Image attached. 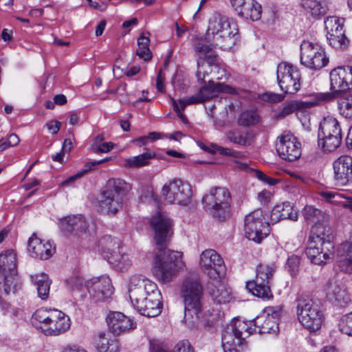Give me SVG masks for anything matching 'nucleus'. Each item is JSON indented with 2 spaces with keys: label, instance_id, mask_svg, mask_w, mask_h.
Masks as SVG:
<instances>
[{
  "label": "nucleus",
  "instance_id": "obj_1",
  "mask_svg": "<svg viewBox=\"0 0 352 352\" xmlns=\"http://www.w3.org/2000/svg\"><path fill=\"white\" fill-rule=\"evenodd\" d=\"M238 29L231 24L227 16L215 12L209 19L208 27L204 36L193 40L195 56L197 57V77L203 80L206 72L202 70L204 61L209 65L215 63L217 54L214 49H232L238 40Z\"/></svg>",
  "mask_w": 352,
  "mask_h": 352
},
{
  "label": "nucleus",
  "instance_id": "obj_2",
  "mask_svg": "<svg viewBox=\"0 0 352 352\" xmlns=\"http://www.w3.org/2000/svg\"><path fill=\"white\" fill-rule=\"evenodd\" d=\"M154 230V239L157 252L153 261V273L163 283H169L182 265V253L166 248L172 234V221L164 213L158 212L150 221Z\"/></svg>",
  "mask_w": 352,
  "mask_h": 352
},
{
  "label": "nucleus",
  "instance_id": "obj_3",
  "mask_svg": "<svg viewBox=\"0 0 352 352\" xmlns=\"http://www.w3.org/2000/svg\"><path fill=\"white\" fill-rule=\"evenodd\" d=\"M331 229L322 223L315 225L309 236L306 254L315 265H324L332 260L334 254Z\"/></svg>",
  "mask_w": 352,
  "mask_h": 352
},
{
  "label": "nucleus",
  "instance_id": "obj_4",
  "mask_svg": "<svg viewBox=\"0 0 352 352\" xmlns=\"http://www.w3.org/2000/svg\"><path fill=\"white\" fill-rule=\"evenodd\" d=\"M130 189V184L122 179H109L98 199L100 212L108 215L117 213L122 208L124 198Z\"/></svg>",
  "mask_w": 352,
  "mask_h": 352
},
{
  "label": "nucleus",
  "instance_id": "obj_5",
  "mask_svg": "<svg viewBox=\"0 0 352 352\" xmlns=\"http://www.w3.org/2000/svg\"><path fill=\"white\" fill-rule=\"evenodd\" d=\"M232 195L225 187L216 186L202 197L204 210L213 219L224 221L231 216Z\"/></svg>",
  "mask_w": 352,
  "mask_h": 352
},
{
  "label": "nucleus",
  "instance_id": "obj_6",
  "mask_svg": "<svg viewBox=\"0 0 352 352\" xmlns=\"http://www.w3.org/2000/svg\"><path fill=\"white\" fill-rule=\"evenodd\" d=\"M181 297L184 304V318L198 319L203 308L204 288L199 278L189 276L182 285Z\"/></svg>",
  "mask_w": 352,
  "mask_h": 352
},
{
  "label": "nucleus",
  "instance_id": "obj_7",
  "mask_svg": "<svg viewBox=\"0 0 352 352\" xmlns=\"http://www.w3.org/2000/svg\"><path fill=\"white\" fill-rule=\"evenodd\" d=\"M296 315L299 322L309 332L320 330L324 320L320 305L305 296L296 299Z\"/></svg>",
  "mask_w": 352,
  "mask_h": 352
},
{
  "label": "nucleus",
  "instance_id": "obj_8",
  "mask_svg": "<svg viewBox=\"0 0 352 352\" xmlns=\"http://www.w3.org/2000/svg\"><path fill=\"white\" fill-rule=\"evenodd\" d=\"M228 93L231 94H236L234 88L222 82H209L208 85L202 87L199 92L186 99H181L177 101L171 98L174 110L177 116L184 121L185 116L182 111L189 104L203 102L215 96L218 93Z\"/></svg>",
  "mask_w": 352,
  "mask_h": 352
},
{
  "label": "nucleus",
  "instance_id": "obj_9",
  "mask_svg": "<svg viewBox=\"0 0 352 352\" xmlns=\"http://www.w3.org/2000/svg\"><path fill=\"white\" fill-rule=\"evenodd\" d=\"M342 132L338 120L331 117L320 122L318 133V146L324 153L336 151L342 143Z\"/></svg>",
  "mask_w": 352,
  "mask_h": 352
},
{
  "label": "nucleus",
  "instance_id": "obj_10",
  "mask_svg": "<svg viewBox=\"0 0 352 352\" xmlns=\"http://www.w3.org/2000/svg\"><path fill=\"white\" fill-rule=\"evenodd\" d=\"M275 265L260 264L256 269V276L254 280L246 283V288L254 296L265 300L273 297L270 289V280L275 272Z\"/></svg>",
  "mask_w": 352,
  "mask_h": 352
},
{
  "label": "nucleus",
  "instance_id": "obj_11",
  "mask_svg": "<svg viewBox=\"0 0 352 352\" xmlns=\"http://www.w3.org/2000/svg\"><path fill=\"white\" fill-rule=\"evenodd\" d=\"M129 298L133 307L142 305L151 297V294L160 292L157 285L153 281L140 275L131 277L128 286Z\"/></svg>",
  "mask_w": 352,
  "mask_h": 352
},
{
  "label": "nucleus",
  "instance_id": "obj_12",
  "mask_svg": "<svg viewBox=\"0 0 352 352\" xmlns=\"http://www.w3.org/2000/svg\"><path fill=\"white\" fill-rule=\"evenodd\" d=\"M282 311L280 305L266 307L261 314L250 320L255 333L276 334L279 331L278 321Z\"/></svg>",
  "mask_w": 352,
  "mask_h": 352
},
{
  "label": "nucleus",
  "instance_id": "obj_13",
  "mask_svg": "<svg viewBox=\"0 0 352 352\" xmlns=\"http://www.w3.org/2000/svg\"><path fill=\"white\" fill-rule=\"evenodd\" d=\"M300 63L307 68L319 70L327 65L329 58L318 43L303 41L300 45Z\"/></svg>",
  "mask_w": 352,
  "mask_h": 352
},
{
  "label": "nucleus",
  "instance_id": "obj_14",
  "mask_svg": "<svg viewBox=\"0 0 352 352\" xmlns=\"http://www.w3.org/2000/svg\"><path fill=\"white\" fill-rule=\"evenodd\" d=\"M244 230L249 240L261 243L270 233V226L267 222L263 212L257 209L245 217Z\"/></svg>",
  "mask_w": 352,
  "mask_h": 352
},
{
  "label": "nucleus",
  "instance_id": "obj_15",
  "mask_svg": "<svg viewBox=\"0 0 352 352\" xmlns=\"http://www.w3.org/2000/svg\"><path fill=\"white\" fill-rule=\"evenodd\" d=\"M162 195L170 204L187 206L192 197L191 186L180 179H173L163 186Z\"/></svg>",
  "mask_w": 352,
  "mask_h": 352
},
{
  "label": "nucleus",
  "instance_id": "obj_16",
  "mask_svg": "<svg viewBox=\"0 0 352 352\" xmlns=\"http://www.w3.org/2000/svg\"><path fill=\"white\" fill-rule=\"evenodd\" d=\"M201 270L210 278L219 282L226 274V266L221 256L214 250H206L200 255Z\"/></svg>",
  "mask_w": 352,
  "mask_h": 352
},
{
  "label": "nucleus",
  "instance_id": "obj_17",
  "mask_svg": "<svg viewBox=\"0 0 352 352\" xmlns=\"http://www.w3.org/2000/svg\"><path fill=\"white\" fill-rule=\"evenodd\" d=\"M277 80L280 89L286 94H293L300 87V74L293 65L281 63L277 67Z\"/></svg>",
  "mask_w": 352,
  "mask_h": 352
},
{
  "label": "nucleus",
  "instance_id": "obj_18",
  "mask_svg": "<svg viewBox=\"0 0 352 352\" xmlns=\"http://www.w3.org/2000/svg\"><path fill=\"white\" fill-rule=\"evenodd\" d=\"M333 95L331 94L314 93L308 96L305 100H294L286 104L278 113L277 118H283L296 111H303L314 107L322 105L331 99Z\"/></svg>",
  "mask_w": 352,
  "mask_h": 352
},
{
  "label": "nucleus",
  "instance_id": "obj_19",
  "mask_svg": "<svg viewBox=\"0 0 352 352\" xmlns=\"http://www.w3.org/2000/svg\"><path fill=\"white\" fill-rule=\"evenodd\" d=\"M276 149L278 155L286 161L293 162L301 155V144L290 132L285 131L276 140Z\"/></svg>",
  "mask_w": 352,
  "mask_h": 352
},
{
  "label": "nucleus",
  "instance_id": "obj_20",
  "mask_svg": "<svg viewBox=\"0 0 352 352\" xmlns=\"http://www.w3.org/2000/svg\"><path fill=\"white\" fill-rule=\"evenodd\" d=\"M330 76V89L332 92H326L325 94H331L333 95L332 99L328 102L334 100L338 94L345 92L352 88V67H338L331 70Z\"/></svg>",
  "mask_w": 352,
  "mask_h": 352
},
{
  "label": "nucleus",
  "instance_id": "obj_21",
  "mask_svg": "<svg viewBox=\"0 0 352 352\" xmlns=\"http://www.w3.org/2000/svg\"><path fill=\"white\" fill-rule=\"evenodd\" d=\"M333 184L338 188L352 183V157L344 155L337 158L333 163Z\"/></svg>",
  "mask_w": 352,
  "mask_h": 352
},
{
  "label": "nucleus",
  "instance_id": "obj_22",
  "mask_svg": "<svg viewBox=\"0 0 352 352\" xmlns=\"http://www.w3.org/2000/svg\"><path fill=\"white\" fill-rule=\"evenodd\" d=\"M87 287L89 294L96 301H105L113 294V287L108 276L91 278L87 281Z\"/></svg>",
  "mask_w": 352,
  "mask_h": 352
},
{
  "label": "nucleus",
  "instance_id": "obj_23",
  "mask_svg": "<svg viewBox=\"0 0 352 352\" xmlns=\"http://www.w3.org/2000/svg\"><path fill=\"white\" fill-rule=\"evenodd\" d=\"M28 252L30 256L41 260H47L55 252V248L48 242H44L33 234L28 242Z\"/></svg>",
  "mask_w": 352,
  "mask_h": 352
},
{
  "label": "nucleus",
  "instance_id": "obj_24",
  "mask_svg": "<svg viewBox=\"0 0 352 352\" xmlns=\"http://www.w3.org/2000/svg\"><path fill=\"white\" fill-rule=\"evenodd\" d=\"M341 271L352 273V236L340 243L334 250L333 256Z\"/></svg>",
  "mask_w": 352,
  "mask_h": 352
},
{
  "label": "nucleus",
  "instance_id": "obj_25",
  "mask_svg": "<svg viewBox=\"0 0 352 352\" xmlns=\"http://www.w3.org/2000/svg\"><path fill=\"white\" fill-rule=\"evenodd\" d=\"M107 322L110 331L118 336L128 330L134 329L136 324L121 312L110 313L107 317Z\"/></svg>",
  "mask_w": 352,
  "mask_h": 352
},
{
  "label": "nucleus",
  "instance_id": "obj_26",
  "mask_svg": "<svg viewBox=\"0 0 352 352\" xmlns=\"http://www.w3.org/2000/svg\"><path fill=\"white\" fill-rule=\"evenodd\" d=\"M327 298L339 307H346L351 302V294L343 285L329 283L325 287Z\"/></svg>",
  "mask_w": 352,
  "mask_h": 352
},
{
  "label": "nucleus",
  "instance_id": "obj_27",
  "mask_svg": "<svg viewBox=\"0 0 352 352\" xmlns=\"http://www.w3.org/2000/svg\"><path fill=\"white\" fill-rule=\"evenodd\" d=\"M146 302H142V305H138L134 308L142 316L146 317L157 316L162 309V301L161 292L151 294Z\"/></svg>",
  "mask_w": 352,
  "mask_h": 352
},
{
  "label": "nucleus",
  "instance_id": "obj_28",
  "mask_svg": "<svg viewBox=\"0 0 352 352\" xmlns=\"http://www.w3.org/2000/svg\"><path fill=\"white\" fill-rule=\"evenodd\" d=\"M87 227V222L81 214L68 216L60 220L61 230L75 235L85 232Z\"/></svg>",
  "mask_w": 352,
  "mask_h": 352
},
{
  "label": "nucleus",
  "instance_id": "obj_29",
  "mask_svg": "<svg viewBox=\"0 0 352 352\" xmlns=\"http://www.w3.org/2000/svg\"><path fill=\"white\" fill-rule=\"evenodd\" d=\"M56 318H52L47 329H45V335L56 336L67 331L71 325L69 316L61 311L57 310L55 314Z\"/></svg>",
  "mask_w": 352,
  "mask_h": 352
},
{
  "label": "nucleus",
  "instance_id": "obj_30",
  "mask_svg": "<svg viewBox=\"0 0 352 352\" xmlns=\"http://www.w3.org/2000/svg\"><path fill=\"white\" fill-rule=\"evenodd\" d=\"M297 221L298 214L293 208L290 202H284L276 205L272 210L270 220L272 223H276L283 219Z\"/></svg>",
  "mask_w": 352,
  "mask_h": 352
},
{
  "label": "nucleus",
  "instance_id": "obj_31",
  "mask_svg": "<svg viewBox=\"0 0 352 352\" xmlns=\"http://www.w3.org/2000/svg\"><path fill=\"white\" fill-rule=\"evenodd\" d=\"M100 251L102 256L107 259H110L111 256L116 254L122 248L120 246V241L118 239L113 238L111 236H104L99 240Z\"/></svg>",
  "mask_w": 352,
  "mask_h": 352
},
{
  "label": "nucleus",
  "instance_id": "obj_32",
  "mask_svg": "<svg viewBox=\"0 0 352 352\" xmlns=\"http://www.w3.org/2000/svg\"><path fill=\"white\" fill-rule=\"evenodd\" d=\"M208 289L210 296L217 304L228 302L232 298L230 289L223 283H218L217 285L212 283Z\"/></svg>",
  "mask_w": 352,
  "mask_h": 352
},
{
  "label": "nucleus",
  "instance_id": "obj_33",
  "mask_svg": "<svg viewBox=\"0 0 352 352\" xmlns=\"http://www.w3.org/2000/svg\"><path fill=\"white\" fill-rule=\"evenodd\" d=\"M156 157L155 152H145L140 155L125 159L123 166L127 168H139L150 164L151 160Z\"/></svg>",
  "mask_w": 352,
  "mask_h": 352
},
{
  "label": "nucleus",
  "instance_id": "obj_34",
  "mask_svg": "<svg viewBox=\"0 0 352 352\" xmlns=\"http://www.w3.org/2000/svg\"><path fill=\"white\" fill-rule=\"evenodd\" d=\"M230 329H232L234 335L243 342L252 333H255L253 324H250V320L247 322L239 319H234L230 324Z\"/></svg>",
  "mask_w": 352,
  "mask_h": 352
},
{
  "label": "nucleus",
  "instance_id": "obj_35",
  "mask_svg": "<svg viewBox=\"0 0 352 352\" xmlns=\"http://www.w3.org/2000/svg\"><path fill=\"white\" fill-rule=\"evenodd\" d=\"M16 254L12 250L0 254V273H16Z\"/></svg>",
  "mask_w": 352,
  "mask_h": 352
},
{
  "label": "nucleus",
  "instance_id": "obj_36",
  "mask_svg": "<svg viewBox=\"0 0 352 352\" xmlns=\"http://www.w3.org/2000/svg\"><path fill=\"white\" fill-rule=\"evenodd\" d=\"M31 279L36 287L38 296L43 300L47 298L52 281L47 274L41 273L31 276Z\"/></svg>",
  "mask_w": 352,
  "mask_h": 352
},
{
  "label": "nucleus",
  "instance_id": "obj_37",
  "mask_svg": "<svg viewBox=\"0 0 352 352\" xmlns=\"http://www.w3.org/2000/svg\"><path fill=\"white\" fill-rule=\"evenodd\" d=\"M242 344L241 340L234 335V331L228 325L222 334V346L224 352H236V347Z\"/></svg>",
  "mask_w": 352,
  "mask_h": 352
},
{
  "label": "nucleus",
  "instance_id": "obj_38",
  "mask_svg": "<svg viewBox=\"0 0 352 352\" xmlns=\"http://www.w3.org/2000/svg\"><path fill=\"white\" fill-rule=\"evenodd\" d=\"M58 309L41 308L33 314V318L39 322L38 327L45 334V329H47L52 318H56L55 314Z\"/></svg>",
  "mask_w": 352,
  "mask_h": 352
},
{
  "label": "nucleus",
  "instance_id": "obj_39",
  "mask_svg": "<svg viewBox=\"0 0 352 352\" xmlns=\"http://www.w3.org/2000/svg\"><path fill=\"white\" fill-rule=\"evenodd\" d=\"M261 5L255 0H248L245 6L241 11L240 16L252 21H258L261 19Z\"/></svg>",
  "mask_w": 352,
  "mask_h": 352
},
{
  "label": "nucleus",
  "instance_id": "obj_40",
  "mask_svg": "<svg viewBox=\"0 0 352 352\" xmlns=\"http://www.w3.org/2000/svg\"><path fill=\"white\" fill-rule=\"evenodd\" d=\"M108 261L115 269L121 272L127 270L132 264L131 258L123 249L116 254L111 256Z\"/></svg>",
  "mask_w": 352,
  "mask_h": 352
},
{
  "label": "nucleus",
  "instance_id": "obj_41",
  "mask_svg": "<svg viewBox=\"0 0 352 352\" xmlns=\"http://www.w3.org/2000/svg\"><path fill=\"white\" fill-rule=\"evenodd\" d=\"M96 348L99 352H118L119 345L116 340H109L104 333H100L96 340Z\"/></svg>",
  "mask_w": 352,
  "mask_h": 352
},
{
  "label": "nucleus",
  "instance_id": "obj_42",
  "mask_svg": "<svg viewBox=\"0 0 352 352\" xmlns=\"http://www.w3.org/2000/svg\"><path fill=\"white\" fill-rule=\"evenodd\" d=\"M302 214L307 223H314L315 225L320 223V222L323 221L326 218L325 214L321 210L309 205L304 207Z\"/></svg>",
  "mask_w": 352,
  "mask_h": 352
},
{
  "label": "nucleus",
  "instance_id": "obj_43",
  "mask_svg": "<svg viewBox=\"0 0 352 352\" xmlns=\"http://www.w3.org/2000/svg\"><path fill=\"white\" fill-rule=\"evenodd\" d=\"M261 118L256 110L248 109L240 113L237 122L240 126H251L258 124Z\"/></svg>",
  "mask_w": 352,
  "mask_h": 352
},
{
  "label": "nucleus",
  "instance_id": "obj_44",
  "mask_svg": "<svg viewBox=\"0 0 352 352\" xmlns=\"http://www.w3.org/2000/svg\"><path fill=\"white\" fill-rule=\"evenodd\" d=\"M250 132L242 131L238 129H232L227 132L228 139L232 143L246 146L251 143Z\"/></svg>",
  "mask_w": 352,
  "mask_h": 352
},
{
  "label": "nucleus",
  "instance_id": "obj_45",
  "mask_svg": "<svg viewBox=\"0 0 352 352\" xmlns=\"http://www.w3.org/2000/svg\"><path fill=\"white\" fill-rule=\"evenodd\" d=\"M338 105L342 116L352 119V93H344L340 98Z\"/></svg>",
  "mask_w": 352,
  "mask_h": 352
},
{
  "label": "nucleus",
  "instance_id": "obj_46",
  "mask_svg": "<svg viewBox=\"0 0 352 352\" xmlns=\"http://www.w3.org/2000/svg\"><path fill=\"white\" fill-rule=\"evenodd\" d=\"M338 32H331L327 34V39L330 45L335 48H345L349 43V40L346 37L344 30H338Z\"/></svg>",
  "mask_w": 352,
  "mask_h": 352
},
{
  "label": "nucleus",
  "instance_id": "obj_47",
  "mask_svg": "<svg viewBox=\"0 0 352 352\" xmlns=\"http://www.w3.org/2000/svg\"><path fill=\"white\" fill-rule=\"evenodd\" d=\"M302 7L313 17L323 15L326 12V8L318 0H303Z\"/></svg>",
  "mask_w": 352,
  "mask_h": 352
},
{
  "label": "nucleus",
  "instance_id": "obj_48",
  "mask_svg": "<svg viewBox=\"0 0 352 352\" xmlns=\"http://www.w3.org/2000/svg\"><path fill=\"white\" fill-rule=\"evenodd\" d=\"M110 160L109 157H106L104 159H102L101 160L98 161H93L91 162H88L85 164L86 168L83 170L77 173L76 174L69 177L67 179L63 181L60 183L61 186H69V185H72L76 179L81 178L85 173L88 172V170H91L94 166L96 165H99L100 164H102L105 162H108Z\"/></svg>",
  "mask_w": 352,
  "mask_h": 352
},
{
  "label": "nucleus",
  "instance_id": "obj_49",
  "mask_svg": "<svg viewBox=\"0 0 352 352\" xmlns=\"http://www.w3.org/2000/svg\"><path fill=\"white\" fill-rule=\"evenodd\" d=\"M16 273H0V291L8 295L15 287Z\"/></svg>",
  "mask_w": 352,
  "mask_h": 352
},
{
  "label": "nucleus",
  "instance_id": "obj_50",
  "mask_svg": "<svg viewBox=\"0 0 352 352\" xmlns=\"http://www.w3.org/2000/svg\"><path fill=\"white\" fill-rule=\"evenodd\" d=\"M149 45V38L147 36H144L143 34L140 36L138 39V47L137 49V55L140 58L144 59L145 61L149 60L151 57V52L148 47Z\"/></svg>",
  "mask_w": 352,
  "mask_h": 352
},
{
  "label": "nucleus",
  "instance_id": "obj_51",
  "mask_svg": "<svg viewBox=\"0 0 352 352\" xmlns=\"http://www.w3.org/2000/svg\"><path fill=\"white\" fill-rule=\"evenodd\" d=\"M151 352H168L158 345H151ZM172 352H194L193 349L188 340L179 342Z\"/></svg>",
  "mask_w": 352,
  "mask_h": 352
},
{
  "label": "nucleus",
  "instance_id": "obj_52",
  "mask_svg": "<svg viewBox=\"0 0 352 352\" xmlns=\"http://www.w3.org/2000/svg\"><path fill=\"white\" fill-rule=\"evenodd\" d=\"M324 25L327 34L331 32H338V30H343V23L337 16H329L324 20Z\"/></svg>",
  "mask_w": 352,
  "mask_h": 352
},
{
  "label": "nucleus",
  "instance_id": "obj_53",
  "mask_svg": "<svg viewBox=\"0 0 352 352\" xmlns=\"http://www.w3.org/2000/svg\"><path fill=\"white\" fill-rule=\"evenodd\" d=\"M339 330L342 333L352 337V312L341 318L339 322Z\"/></svg>",
  "mask_w": 352,
  "mask_h": 352
},
{
  "label": "nucleus",
  "instance_id": "obj_54",
  "mask_svg": "<svg viewBox=\"0 0 352 352\" xmlns=\"http://www.w3.org/2000/svg\"><path fill=\"white\" fill-rule=\"evenodd\" d=\"M300 260V257L295 255H292L288 258L287 265L292 276H296L297 274Z\"/></svg>",
  "mask_w": 352,
  "mask_h": 352
},
{
  "label": "nucleus",
  "instance_id": "obj_55",
  "mask_svg": "<svg viewBox=\"0 0 352 352\" xmlns=\"http://www.w3.org/2000/svg\"><path fill=\"white\" fill-rule=\"evenodd\" d=\"M212 147L213 148V152H218L223 155L236 157L239 154L237 151H232L230 148H224L217 144H212Z\"/></svg>",
  "mask_w": 352,
  "mask_h": 352
},
{
  "label": "nucleus",
  "instance_id": "obj_56",
  "mask_svg": "<svg viewBox=\"0 0 352 352\" xmlns=\"http://www.w3.org/2000/svg\"><path fill=\"white\" fill-rule=\"evenodd\" d=\"M256 176L258 179L270 186H274L279 182L278 179L271 177L260 170L256 171Z\"/></svg>",
  "mask_w": 352,
  "mask_h": 352
},
{
  "label": "nucleus",
  "instance_id": "obj_57",
  "mask_svg": "<svg viewBox=\"0 0 352 352\" xmlns=\"http://www.w3.org/2000/svg\"><path fill=\"white\" fill-rule=\"evenodd\" d=\"M261 98L263 101L276 102L281 101L283 97L281 95L277 94L265 93L261 96Z\"/></svg>",
  "mask_w": 352,
  "mask_h": 352
},
{
  "label": "nucleus",
  "instance_id": "obj_58",
  "mask_svg": "<svg viewBox=\"0 0 352 352\" xmlns=\"http://www.w3.org/2000/svg\"><path fill=\"white\" fill-rule=\"evenodd\" d=\"M67 283L74 290L80 289L82 286L83 281L81 278L74 276L68 279Z\"/></svg>",
  "mask_w": 352,
  "mask_h": 352
},
{
  "label": "nucleus",
  "instance_id": "obj_59",
  "mask_svg": "<svg viewBox=\"0 0 352 352\" xmlns=\"http://www.w3.org/2000/svg\"><path fill=\"white\" fill-rule=\"evenodd\" d=\"M61 123L56 120H50L46 123L47 130L52 134H56L60 129Z\"/></svg>",
  "mask_w": 352,
  "mask_h": 352
},
{
  "label": "nucleus",
  "instance_id": "obj_60",
  "mask_svg": "<svg viewBox=\"0 0 352 352\" xmlns=\"http://www.w3.org/2000/svg\"><path fill=\"white\" fill-rule=\"evenodd\" d=\"M113 148L111 142H103L97 146L95 148L96 153H108Z\"/></svg>",
  "mask_w": 352,
  "mask_h": 352
},
{
  "label": "nucleus",
  "instance_id": "obj_61",
  "mask_svg": "<svg viewBox=\"0 0 352 352\" xmlns=\"http://www.w3.org/2000/svg\"><path fill=\"white\" fill-rule=\"evenodd\" d=\"M246 1H248V0H230L232 6L238 12L239 15H240L241 11H242L245 6Z\"/></svg>",
  "mask_w": 352,
  "mask_h": 352
},
{
  "label": "nucleus",
  "instance_id": "obj_62",
  "mask_svg": "<svg viewBox=\"0 0 352 352\" xmlns=\"http://www.w3.org/2000/svg\"><path fill=\"white\" fill-rule=\"evenodd\" d=\"M272 194L267 190H263L258 194V199L262 204H266L271 200Z\"/></svg>",
  "mask_w": 352,
  "mask_h": 352
},
{
  "label": "nucleus",
  "instance_id": "obj_63",
  "mask_svg": "<svg viewBox=\"0 0 352 352\" xmlns=\"http://www.w3.org/2000/svg\"><path fill=\"white\" fill-rule=\"evenodd\" d=\"M164 81V78L162 76V71L160 70L158 72L156 87H157V90L162 93L165 91Z\"/></svg>",
  "mask_w": 352,
  "mask_h": 352
},
{
  "label": "nucleus",
  "instance_id": "obj_64",
  "mask_svg": "<svg viewBox=\"0 0 352 352\" xmlns=\"http://www.w3.org/2000/svg\"><path fill=\"white\" fill-rule=\"evenodd\" d=\"M321 196L327 201H331L333 198L344 197L341 194L334 193L332 192H322Z\"/></svg>",
  "mask_w": 352,
  "mask_h": 352
}]
</instances>
